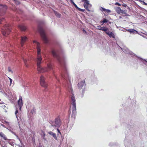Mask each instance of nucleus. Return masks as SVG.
I'll return each mask as SVG.
<instances>
[{
  "mask_svg": "<svg viewBox=\"0 0 147 147\" xmlns=\"http://www.w3.org/2000/svg\"><path fill=\"white\" fill-rule=\"evenodd\" d=\"M42 58L41 55L40 51L38 49L37 52V57L35 59V61L37 63V69L39 72L43 73L48 72L49 71L53 69L52 65L51 64H48L47 67H42L40 66V64L42 63Z\"/></svg>",
  "mask_w": 147,
  "mask_h": 147,
  "instance_id": "obj_1",
  "label": "nucleus"
},
{
  "mask_svg": "<svg viewBox=\"0 0 147 147\" xmlns=\"http://www.w3.org/2000/svg\"><path fill=\"white\" fill-rule=\"evenodd\" d=\"M68 90L69 92H71L72 94L71 100V107H72V113L74 115L76 113V100L74 95L72 93V88L71 87L68 88Z\"/></svg>",
  "mask_w": 147,
  "mask_h": 147,
  "instance_id": "obj_2",
  "label": "nucleus"
},
{
  "mask_svg": "<svg viewBox=\"0 0 147 147\" xmlns=\"http://www.w3.org/2000/svg\"><path fill=\"white\" fill-rule=\"evenodd\" d=\"M50 123L52 126L54 127H58L61 125V121L59 117L55 118L54 121H51Z\"/></svg>",
  "mask_w": 147,
  "mask_h": 147,
  "instance_id": "obj_3",
  "label": "nucleus"
},
{
  "mask_svg": "<svg viewBox=\"0 0 147 147\" xmlns=\"http://www.w3.org/2000/svg\"><path fill=\"white\" fill-rule=\"evenodd\" d=\"M10 31V29L9 27L8 26L6 25L5 26L4 29L2 30V33L3 35L6 36L9 34Z\"/></svg>",
  "mask_w": 147,
  "mask_h": 147,
  "instance_id": "obj_4",
  "label": "nucleus"
},
{
  "mask_svg": "<svg viewBox=\"0 0 147 147\" xmlns=\"http://www.w3.org/2000/svg\"><path fill=\"white\" fill-rule=\"evenodd\" d=\"M40 35L45 43H47L48 41V39L45 35V32L42 29L40 30Z\"/></svg>",
  "mask_w": 147,
  "mask_h": 147,
  "instance_id": "obj_5",
  "label": "nucleus"
},
{
  "mask_svg": "<svg viewBox=\"0 0 147 147\" xmlns=\"http://www.w3.org/2000/svg\"><path fill=\"white\" fill-rule=\"evenodd\" d=\"M18 105L20 110H21L22 107L23 105V100L22 96L19 97V99L18 101Z\"/></svg>",
  "mask_w": 147,
  "mask_h": 147,
  "instance_id": "obj_6",
  "label": "nucleus"
},
{
  "mask_svg": "<svg viewBox=\"0 0 147 147\" xmlns=\"http://www.w3.org/2000/svg\"><path fill=\"white\" fill-rule=\"evenodd\" d=\"M40 83L42 86L45 88L47 87V84L45 81V78L42 76H41L40 78Z\"/></svg>",
  "mask_w": 147,
  "mask_h": 147,
  "instance_id": "obj_7",
  "label": "nucleus"
},
{
  "mask_svg": "<svg viewBox=\"0 0 147 147\" xmlns=\"http://www.w3.org/2000/svg\"><path fill=\"white\" fill-rule=\"evenodd\" d=\"M85 81H84L80 82L78 84V87L79 89H82L83 91L85 88Z\"/></svg>",
  "mask_w": 147,
  "mask_h": 147,
  "instance_id": "obj_8",
  "label": "nucleus"
},
{
  "mask_svg": "<svg viewBox=\"0 0 147 147\" xmlns=\"http://www.w3.org/2000/svg\"><path fill=\"white\" fill-rule=\"evenodd\" d=\"M104 31L105 32V33L108 35L110 37H112L113 38L114 37V36L113 34L111 32H110L109 30V29L108 28H106Z\"/></svg>",
  "mask_w": 147,
  "mask_h": 147,
  "instance_id": "obj_9",
  "label": "nucleus"
},
{
  "mask_svg": "<svg viewBox=\"0 0 147 147\" xmlns=\"http://www.w3.org/2000/svg\"><path fill=\"white\" fill-rule=\"evenodd\" d=\"M7 9L5 5H2L0 4V16L2 15V12L4 11Z\"/></svg>",
  "mask_w": 147,
  "mask_h": 147,
  "instance_id": "obj_10",
  "label": "nucleus"
},
{
  "mask_svg": "<svg viewBox=\"0 0 147 147\" xmlns=\"http://www.w3.org/2000/svg\"><path fill=\"white\" fill-rule=\"evenodd\" d=\"M86 2H84V7L88 11L90 10L88 9V7H90L91 6V5L89 3V1L88 0H86Z\"/></svg>",
  "mask_w": 147,
  "mask_h": 147,
  "instance_id": "obj_11",
  "label": "nucleus"
},
{
  "mask_svg": "<svg viewBox=\"0 0 147 147\" xmlns=\"http://www.w3.org/2000/svg\"><path fill=\"white\" fill-rule=\"evenodd\" d=\"M61 76L63 78L66 80H67L68 79L69 81V82H71L70 78H69V76L67 72H65V73L63 74Z\"/></svg>",
  "mask_w": 147,
  "mask_h": 147,
  "instance_id": "obj_12",
  "label": "nucleus"
},
{
  "mask_svg": "<svg viewBox=\"0 0 147 147\" xmlns=\"http://www.w3.org/2000/svg\"><path fill=\"white\" fill-rule=\"evenodd\" d=\"M33 43L34 45H36V49L37 50V52H38V49L40 50V51H41V50L40 49V46L39 43L37 42L36 40H34L33 41Z\"/></svg>",
  "mask_w": 147,
  "mask_h": 147,
  "instance_id": "obj_13",
  "label": "nucleus"
},
{
  "mask_svg": "<svg viewBox=\"0 0 147 147\" xmlns=\"http://www.w3.org/2000/svg\"><path fill=\"white\" fill-rule=\"evenodd\" d=\"M21 44L22 46L23 45L24 43L25 42L27 39L26 36L21 37Z\"/></svg>",
  "mask_w": 147,
  "mask_h": 147,
  "instance_id": "obj_14",
  "label": "nucleus"
},
{
  "mask_svg": "<svg viewBox=\"0 0 147 147\" xmlns=\"http://www.w3.org/2000/svg\"><path fill=\"white\" fill-rule=\"evenodd\" d=\"M122 50L126 53L129 54L131 55H133L132 54V53L127 48L123 49H122Z\"/></svg>",
  "mask_w": 147,
  "mask_h": 147,
  "instance_id": "obj_15",
  "label": "nucleus"
},
{
  "mask_svg": "<svg viewBox=\"0 0 147 147\" xmlns=\"http://www.w3.org/2000/svg\"><path fill=\"white\" fill-rule=\"evenodd\" d=\"M127 31L129 32L130 33L133 34H135V33H138V31H136L135 30L133 29H128L127 30Z\"/></svg>",
  "mask_w": 147,
  "mask_h": 147,
  "instance_id": "obj_16",
  "label": "nucleus"
},
{
  "mask_svg": "<svg viewBox=\"0 0 147 147\" xmlns=\"http://www.w3.org/2000/svg\"><path fill=\"white\" fill-rule=\"evenodd\" d=\"M49 134L51 135L55 139L57 140V138L56 137V134L53 133V132L52 131H50L49 132Z\"/></svg>",
  "mask_w": 147,
  "mask_h": 147,
  "instance_id": "obj_17",
  "label": "nucleus"
},
{
  "mask_svg": "<svg viewBox=\"0 0 147 147\" xmlns=\"http://www.w3.org/2000/svg\"><path fill=\"white\" fill-rule=\"evenodd\" d=\"M20 29L22 31H24L26 29V27L23 25H20L19 26Z\"/></svg>",
  "mask_w": 147,
  "mask_h": 147,
  "instance_id": "obj_18",
  "label": "nucleus"
},
{
  "mask_svg": "<svg viewBox=\"0 0 147 147\" xmlns=\"http://www.w3.org/2000/svg\"><path fill=\"white\" fill-rule=\"evenodd\" d=\"M0 136L3 138L5 140H7L6 136L2 132L0 133Z\"/></svg>",
  "mask_w": 147,
  "mask_h": 147,
  "instance_id": "obj_19",
  "label": "nucleus"
},
{
  "mask_svg": "<svg viewBox=\"0 0 147 147\" xmlns=\"http://www.w3.org/2000/svg\"><path fill=\"white\" fill-rule=\"evenodd\" d=\"M7 142L8 143L10 144L11 145L13 146L14 145V143L13 142H12L11 139H7L6 140Z\"/></svg>",
  "mask_w": 147,
  "mask_h": 147,
  "instance_id": "obj_20",
  "label": "nucleus"
},
{
  "mask_svg": "<svg viewBox=\"0 0 147 147\" xmlns=\"http://www.w3.org/2000/svg\"><path fill=\"white\" fill-rule=\"evenodd\" d=\"M101 10L102 11H105V12L107 13H109L111 12V11L108 9H106L105 8H103L102 7V9Z\"/></svg>",
  "mask_w": 147,
  "mask_h": 147,
  "instance_id": "obj_21",
  "label": "nucleus"
},
{
  "mask_svg": "<svg viewBox=\"0 0 147 147\" xmlns=\"http://www.w3.org/2000/svg\"><path fill=\"white\" fill-rule=\"evenodd\" d=\"M115 10L117 13H120L121 9L120 7H117L115 8Z\"/></svg>",
  "mask_w": 147,
  "mask_h": 147,
  "instance_id": "obj_22",
  "label": "nucleus"
},
{
  "mask_svg": "<svg viewBox=\"0 0 147 147\" xmlns=\"http://www.w3.org/2000/svg\"><path fill=\"white\" fill-rule=\"evenodd\" d=\"M108 22V20H107L105 18H104L103 19V21H101L100 22V23H103V24H101V25H103L104 23H107V22Z\"/></svg>",
  "mask_w": 147,
  "mask_h": 147,
  "instance_id": "obj_23",
  "label": "nucleus"
},
{
  "mask_svg": "<svg viewBox=\"0 0 147 147\" xmlns=\"http://www.w3.org/2000/svg\"><path fill=\"white\" fill-rule=\"evenodd\" d=\"M71 3L75 7L78 9H80V8H79L78 7L77 5L74 2L73 0H70Z\"/></svg>",
  "mask_w": 147,
  "mask_h": 147,
  "instance_id": "obj_24",
  "label": "nucleus"
},
{
  "mask_svg": "<svg viewBox=\"0 0 147 147\" xmlns=\"http://www.w3.org/2000/svg\"><path fill=\"white\" fill-rule=\"evenodd\" d=\"M51 52L52 54V55L56 57L57 56V54L56 53L55 51L54 50H53L51 51Z\"/></svg>",
  "mask_w": 147,
  "mask_h": 147,
  "instance_id": "obj_25",
  "label": "nucleus"
},
{
  "mask_svg": "<svg viewBox=\"0 0 147 147\" xmlns=\"http://www.w3.org/2000/svg\"><path fill=\"white\" fill-rule=\"evenodd\" d=\"M24 61L26 66L27 67H28V65L26 63L27 61V60L26 59H24Z\"/></svg>",
  "mask_w": 147,
  "mask_h": 147,
  "instance_id": "obj_26",
  "label": "nucleus"
},
{
  "mask_svg": "<svg viewBox=\"0 0 147 147\" xmlns=\"http://www.w3.org/2000/svg\"><path fill=\"white\" fill-rule=\"evenodd\" d=\"M55 14L58 17L60 18V15L57 12H55Z\"/></svg>",
  "mask_w": 147,
  "mask_h": 147,
  "instance_id": "obj_27",
  "label": "nucleus"
},
{
  "mask_svg": "<svg viewBox=\"0 0 147 147\" xmlns=\"http://www.w3.org/2000/svg\"><path fill=\"white\" fill-rule=\"evenodd\" d=\"M140 2H141V3L142 4H144V5H147V3H145L144 1H141V0H140Z\"/></svg>",
  "mask_w": 147,
  "mask_h": 147,
  "instance_id": "obj_28",
  "label": "nucleus"
},
{
  "mask_svg": "<svg viewBox=\"0 0 147 147\" xmlns=\"http://www.w3.org/2000/svg\"><path fill=\"white\" fill-rule=\"evenodd\" d=\"M106 28V27H101V28H100V29H99V30H102V31H104Z\"/></svg>",
  "mask_w": 147,
  "mask_h": 147,
  "instance_id": "obj_29",
  "label": "nucleus"
},
{
  "mask_svg": "<svg viewBox=\"0 0 147 147\" xmlns=\"http://www.w3.org/2000/svg\"><path fill=\"white\" fill-rule=\"evenodd\" d=\"M8 71L9 72H11V74L13 73V72L10 67H8Z\"/></svg>",
  "mask_w": 147,
  "mask_h": 147,
  "instance_id": "obj_30",
  "label": "nucleus"
},
{
  "mask_svg": "<svg viewBox=\"0 0 147 147\" xmlns=\"http://www.w3.org/2000/svg\"><path fill=\"white\" fill-rule=\"evenodd\" d=\"M140 59L142 60V61H145L144 62H143V63L144 64H145V65H146V64L147 63V61H146L144 59V60H143L142 59H141V58H140Z\"/></svg>",
  "mask_w": 147,
  "mask_h": 147,
  "instance_id": "obj_31",
  "label": "nucleus"
},
{
  "mask_svg": "<svg viewBox=\"0 0 147 147\" xmlns=\"http://www.w3.org/2000/svg\"><path fill=\"white\" fill-rule=\"evenodd\" d=\"M8 78H9V80H10V86L11 85L12 82V80L11 78H10L9 77H8Z\"/></svg>",
  "mask_w": 147,
  "mask_h": 147,
  "instance_id": "obj_32",
  "label": "nucleus"
},
{
  "mask_svg": "<svg viewBox=\"0 0 147 147\" xmlns=\"http://www.w3.org/2000/svg\"><path fill=\"white\" fill-rule=\"evenodd\" d=\"M31 112L32 113V114H33L35 113V110L34 109H33L31 110Z\"/></svg>",
  "mask_w": 147,
  "mask_h": 147,
  "instance_id": "obj_33",
  "label": "nucleus"
},
{
  "mask_svg": "<svg viewBox=\"0 0 147 147\" xmlns=\"http://www.w3.org/2000/svg\"><path fill=\"white\" fill-rule=\"evenodd\" d=\"M120 13H123L124 14H125L126 13L125 12V11H123L122 10H121Z\"/></svg>",
  "mask_w": 147,
  "mask_h": 147,
  "instance_id": "obj_34",
  "label": "nucleus"
},
{
  "mask_svg": "<svg viewBox=\"0 0 147 147\" xmlns=\"http://www.w3.org/2000/svg\"><path fill=\"white\" fill-rule=\"evenodd\" d=\"M115 4L116 5H119V6H121V5L120 3H118V2L116 3H115Z\"/></svg>",
  "mask_w": 147,
  "mask_h": 147,
  "instance_id": "obj_35",
  "label": "nucleus"
},
{
  "mask_svg": "<svg viewBox=\"0 0 147 147\" xmlns=\"http://www.w3.org/2000/svg\"><path fill=\"white\" fill-rule=\"evenodd\" d=\"M97 28H96L97 29L99 30V29H100L101 27L100 26H97Z\"/></svg>",
  "mask_w": 147,
  "mask_h": 147,
  "instance_id": "obj_36",
  "label": "nucleus"
},
{
  "mask_svg": "<svg viewBox=\"0 0 147 147\" xmlns=\"http://www.w3.org/2000/svg\"><path fill=\"white\" fill-rule=\"evenodd\" d=\"M15 135L16 136L17 138L20 140V142L21 143L22 141L20 140V138H19L18 136H17V135Z\"/></svg>",
  "mask_w": 147,
  "mask_h": 147,
  "instance_id": "obj_37",
  "label": "nucleus"
},
{
  "mask_svg": "<svg viewBox=\"0 0 147 147\" xmlns=\"http://www.w3.org/2000/svg\"><path fill=\"white\" fill-rule=\"evenodd\" d=\"M18 113V110H16V112H15V115H16V114L17 113Z\"/></svg>",
  "mask_w": 147,
  "mask_h": 147,
  "instance_id": "obj_38",
  "label": "nucleus"
},
{
  "mask_svg": "<svg viewBox=\"0 0 147 147\" xmlns=\"http://www.w3.org/2000/svg\"><path fill=\"white\" fill-rule=\"evenodd\" d=\"M57 131H58V132L59 133V134H60V135H61V133L60 132V131L59 130V129H57Z\"/></svg>",
  "mask_w": 147,
  "mask_h": 147,
  "instance_id": "obj_39",
  "label": "nucleus"
},
{
  "mask_svg": "<svg viewBox=\"0 0 147 147\" xmlns=\"http://www.w3.org/2000/svg\"><path fill=\"white\" fill-rule=\"evenodd\" d=\"M141 35V36H142L143 37L145 38H146V39H147V38L145 36H143V35Z\"/></svg>",
  "mask_w": 147,
  "mask_h": 147,
  "instance_id": "obj_40",
  "label": "nucleus"
},
{
  "mask_svg": "<svg viewBox=\"0 0 147 147\" xmlns=\"http://www.w3.org/2000/svg\"><path fill=\"white\" fill-rule=\"evenodd\" d=\"M78 10H80L81 11H84V10H83V9H78Z\"/></svg>",
  "mask_w": 147,
  "mask_h": 147,
  "instance_id": "obj_41",
  "label": "nucleus"
},
{
  "mask_svg": "<svg viewBox=\"0 0 147 147\" xmlns=\"http://www.w3.org/2000/svg\"><path fill=\"white\" fill-rule=\"evenodd\" d=\"M55 77L57 79V80L58 81H59V79H58L57 78V77L56 76H55Z\"/></svg>",
  "mask_w": 147,
  "mask_h": 147,
  "instance_id": "obj_42",
  "label": "nucleus"
},
{
  "mask_svg": "<svg viewBox=\"0 0 147 147\" xmlns=\"http://www.w3.org/2000/svg\"><path fill=\"white\" fill-rule=\"evenodd\" d=\"M3 19H4L3 18H2L1 19V21H0V24L1 23V21H2V20H3Z\"/></svg>",
  "mask_w": 147,
  "mask_h": 147,
  "instance_id": "obj_43",
  "label": "nucleus"
},
{
  "mask_svg": "<svg viewBox=\"0 0 147 147\" xmlns=\"http://www.w3.org/2000/svg\"><path fill=\"white\" fill-rule=\"evenodd\" d=\"M83 32H85L86 33V31L85 30H83Z\"/></svg>",
  "mask_w": 147,
  "mask_h": 147,
  "instance_id": "obj_44",
  "label": "nucleus"
},
{
  "mask_svg": "<svg viewBox=\"0 0 147 147\" xmlns=\"http://www.w3.org/2000/svg\"><path fill=\"white\" fill-rule=\"evenodd\" d=\"M5 122L6 123H7L8 124V125H9V123L5 121Z\"/></svg>",
  "mask_w": 147,
  "mask_h": 147,
  "instance_id": "obj_45",
  "label": "nucleus"
},
{
  "mask_svg": "<svg viewBox=\"0 0 147 147\" xmlns=\"http://www.w3.org/2000/svg\"><path fill=\"white\" fill-rule=\"evenodd\" d=\"M18 146L19 147H22V146H21L20 145H18Z\"/></svg>",
  "mask_w": 147,
  "mask_h": 147,
  "instance_id": "obj_46",
  "label": "nucleus"
},
{
  "mask_svg": "<svg viewBox=\"0 0 147 147\" xmlns=\"http://www.w3.org/2000/svg\"><path fill=\"white\" fill-rule=\"evenodd\" d=\"M58 59V60L59 61V62H60V60L59 59Z\"/></svg>",
  "mask_w": 147,
  "mask_h": 147,
  "instance_id": "obj_47",
  "label": "nucleus"
},
{
  "mask_svg": "<svg viewBox=\"0 0 147 147\" xmlns=\"http://www.w3.org/2000/svg\"><path fill=\"white\" fill-rule=\"evenodd\" d=\"M2 126H3V127H4V125H2Z\"/></svg>",
  "mask_w": 147,
  "mask_h": 147,
  "instance_id": "obj_48",
  "label": "nucleus"
},
{
  "mask_svg": "<svg viewBox=\"0 0 147 147\" xmlns=\"http://www.w3.org/2000/svg\"><path fill=\"white\" fill-rule=\"evenodd\" d=\"M2 126H3V127H4V125H2Z\"/></svg>",
  "mask_w": 147,
  "mask_h": 147,
  "instance_id": "obj_49",
  "label": "nucleus"
},
{
  "mask_svg": "<svg viewBox=\"0 0 147 147\" xmlns=\"http://www.w3.org/2000/svg\"><path fill=\"white\" fill-rule=\"evenodd\" d=\"M109 145H111V143H110V144H109Z\"/></svg>",
  "mask_w": 147,
  "mask_h": 147,
  "instance_id": "obj_50",
  "label": "nucleus"
},
{
  "mask_svg": "<svg viewBox=\"0 0 147 147\" xmlns=\"http://www.w3.org/2000/svg\"><path fill=\"white\" fill-rule=\"evenodd\" d=\"M101 23V24H103V23Z\"/></svg>",
  "mask_w": 147,
  "mask_h": 147,
  "instance_id": "obj_51",
  "label": "nucleus"
},
{
  "mask_svg": "<svg viewBox=\"0 0 147 147\" xmlns=\"http://www.w3.org/2000/svg\"><path fill=\"white\" fill-rule=\"evenodd\" d=\"M18 4L19 3V2H18Z\"/></svg>",
  "mask_w": 147,
  "mask_h": 147,
  "instance_id": "obj_52",
  "label": "nucleus"
},
{
  "mask_svg": "<svg viewBox=\"0 0 147 147\" xmlns=\"http://www.w3.org/2000/svg\"><path fill=\"white\" fill-rule=\"evenodd\" d=\"M39 147H42V146H40Z\"/></svg>",
  "mask_w": 147,
  "mask_h": 147,
  "instance_id": "obj_53",
  "label": "nucleus"
},
{
  "mask_svg": "<svg viewBox=\"0 0 147 147\" xmlns=\"http://www.w3.org/2000/svg\"><path fill=\"white\" fill-rule=\"evenodd\" d=\"M2 147H4V146H2Z\"/></svg>",
  "mask_w": 147,
  "mask_h": 147,
  "instance_id": "obj_54",
  "label": "nucleus"
},
{
  "mask_svg": "<svg viewBox=\"0 0 147 147\" xmlns=\"http://www.w3.org/2000/svg\"><path fill=\"white\" fill-rule=\"evenodd\" d=\"M146 35H147V34H146Z\"/></svg>",
  "mask_w": 147,
  "mask_h": 147,
  "instance_id": "obj_55",
  "label": "nucleus"
}]
</instances>
